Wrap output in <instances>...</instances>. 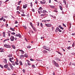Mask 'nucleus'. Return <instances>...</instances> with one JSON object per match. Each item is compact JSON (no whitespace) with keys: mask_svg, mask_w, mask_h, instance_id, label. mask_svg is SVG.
Listing matches in <instances>:
<instances>
[{"mask_svg":"<svg viewBox=\"0 0 75 75\" xmlns=\"http://www.w3.org/2000/svg\"><path fill=\"white\" fill-rule=\"evenodd\" d=\"M38 10L40 11L41 13H46L47 11L45 10H43V8L41 7H40L38 9Z\"/></svg>","mask_w":75,"mask_h":75,"instance_id":"nucleus-1","label":"nucleus"},{"mask_svg":"<svg viewBox=\"0 0 75 75\" xmlns=\"http://www.w3.org/2000/svg\"><path fill=\"white\" fill-rule=\"evenodd\" d=\"M30 25L32 27V28H33V29L35 31V27H34V26L33 25V24L31 23H30Z\"/></svg>","mask_w":75,"mask_h":75,"instance_id":"nucleus-2","label":"nucleus"},{"mask_svg":"<svg viewBox=\"0 0 75 75\" xmlns=\"http://www.w3.org/2000/svg\"><path fill=\"white\" fill-rule=\"evenodd\" d=\"M14 59V57H12L11 58H9V61L10 62H11L12 63H14V61H12V60H13Z\"/></svg>","mask_w":75,"mask_h":75,"instance_id":"nucleus-3","label":"nucleus"},{"mask_svg":"<svg viewBox=\"0 0 75 75\" xmlns=\"http://www.w3.org/2000/svg\"><path fill=\"white\" fill-rule=\"evenodd\" d=\"M4 47H6V48H11V46L10 45H4Z\"/></svg>","mask_w":75,"mask_h":75,"instance_id":"nucleus-4","label":"nucleus"},{"mask_svg":"<svg viewBox=\"0 0 75 75\" xmlns=\"http://www.w3.org/2000/svg\"><path fill=\"white\" fill-rule=\"evenodd\" d=\"M53 63L54 64L55 66H56L57 67H59V65H58V64L56 63V62H55V61H54Z\"/></svg>","mask_w":75,"mask_h":75,"instance_id":"nucleus-5","label":"nucleus"},{"mask_svg":"<svg viewBox=\"0 0 75 75\" xmlns=\"http://www.w3.org/2000/svg\"><path fill=\"white\" fill-rule=\"evenodd\" d=\"M10 39L11 41H14V37L13 36H11Z\"/></svg>","mask_w":75,"mask_h":75,"instance_id":"nucleus-6","label":"nucleus"},{"mask_svg":"<svg viewBox=\"0 0 75 75\" xmlns=\"http://www.w3.org/2000/svg\"><path fill=\"white\" fill-rule=\"evenodd\" d=\"M45 25L46 27H50L52 26V25L50 24H45Z\"/></svg>","mask_w":75,"mask_h":75,"instance_id":"nucleus-7","label":"nucleus"},{"mask_svg":"<svg viewBox=\"0 0 75 75\" xmlns=\"http://www.w3.org/2000/svg\"><path fill=\"white\" fill-rule=\"evenodd\" d=\"M16 37H19V38H21V35L19 33L18 34H16L15 35Z\"/></svg>","mask_w":75,"mask_h":75,"instance_id":"nucleus-8","label":"nucleus"},{"mask_svg":"<svg viewBox=\"0 0 75 75\" xmlns=\"http://www.w3.org/2000/svg\"><path fill=\"white\" fill-rule=\"evenodd\" d=\"M23 7L24 8H26L27 7V4H25V5H23Z\"/></svg>","mask_w":75,"mask_h":75,"instance_id":"nucleus-9","label":"nucleus"},{"mask_svg":"<svg viewBox=\"0 0 75 75\" xmlns=\"http://www.w3.org/2000/svg\"><path fill=\"white\" fill-rule=\"evenodd\" d=\"M19 51H21V53L22 54H24V51H23V50H20Z\"/></svg>","mask_w":75,"mask_h":75,"instance_id":"nucleus-10","label":"nucleus"},{"mask_svg":"<svg viewBox=\"0 0 75 75\" xmlns=\"http://www.w3.org/2000/svg\"><path fill=\"white\" fill-rule=\"evenodd\" d=\"M50 6L52 8H55V6H54L50 5Z\"/></svg>","mask_w":75,"mask_h":75,"instance_id":"nucleus-11","label":"nucleus"},{"mask_svg":"<svg viewBox=\"0 0 75 75\" xmlns=\"http://www.w3.org/2000/svg\"><path fill=\"white\" fill-rule=\"evenodd\" d=\"M24 55L23 54L21 55V56H20V58L21 59L22 58H24Z\"/></svg>","mask_w":75,"mask_h":75,"instance_id":"nucleus-12","label":"nucleus"},{"mask_svg":"<svg viewBox=\"0 0 75 75\" xmlns=\"http://www.w3.org/2000/svg\"><path fill=\"white\" fill-rule=\"evenodd\" d=\"M8 67V64H7L5 65L4 66V67L5 68H7V67Z\"/></svg>","mask_w":75,"mask_h":75,"instance_id":"nucleus-13","label":"nucleus"},{"mask_svg":"<svg viewBox=\"0 0 75 75\" xmlns=\"http://www.w3.org/2000/svg\"><path fill=\"white\" fill-rule=\"evenodd\" d=\"M43 13L44 14H41V15H40V16H41V17H43V16H45V15H46V14L45 13Z\"/></svg>","mask_w":75,"mask_h":75,"instance_id":"nucleus-14","label":"nucleus"},{"mask_svg":"<svg viewBox=\"0 0 75 75\" xmlns=\"http://www.w3.org/2000/svg\"><path fill=\"white\" fill-rule=\"evenodd\" d=\"M9 39H6L3 42H4H4H6V41H9Z\"/></svg>","mask_w":75,"mask_h":75,"instance_id":"nucleus-15","label":"nucleus"},{"mask_svg":"<svg viewBox=\"0 0 75 75\" xmlns=\"http://www.w3.org/2000/svg\"><path fill=\"white\" fill-rule=\"evenodd\" d=\"M45 50H47L48 51H49L50 50V48L47 47H45Z\"/></svg>","mask_w":75,"mask_h":75,"instance_id":"nucleus-16","label":"nucleus"},{"mask_svg":"<svg viewBox=\"0 0 75 75\" xmlns=\"http://www.w3.org/2000/svg\"><path fill=\"white\" fill-rule=\"evenodd\" d=\"M40 3L42 4H45V2H42V1H41Z\"/></svg>","mask_w":75,"mask_h":75,"instance_id":"nucleus-17","label":"nucleus"},{"mask_svg":"<svg viewBox=\"0 0 75 75\" xmlns=\"http://www.w3.org/2000/svg\"><path fill=\"white\" fill-rule=\"evenodd\" d=\"M19 63L20 64V65H23V63L21 61H20L19 62Z\"/></svg>","mask_w":75,"mask_h":75,"instance_id":"nucleus-18","label":"nucleus"},{"mask_svg":"<svg viewBox=\"0 0 75 75\" xmlns=\"http://www.w3.org/2000/svg\"><path fill=\"white\" fill-rule=\"evenodd\" d=\"M10 30H11V31H15L14 28H10Z\"/></svg>","mask_w":75,"mask_h":75,"instance_id":"nucleus-19","label":"nucleus"},{"mask_svg":"<svg viewBox=\"0 0 75 75\" xmlns=\"http://www.w3.org/2000/svg\"><path fill=\"white\" fill-rule=\"evenodd\" d=\"M63 3H64L65 5H66L67 4V3L66 2V1L65 0H63Z\"/></svg>","mask_w":75,"mask_h":75,"instance_id":"nucleus-20","label":"nucleus"},{"mask_svg":"<svg viewBox=\"0 0 75 75\" xmlns=\"http://www.w3.org/2000/svg\"><path fill=\"white\" fill-rule=\"evenodd\" d=\"M59 8L61 10H62V7L61 5L59 6Z\"/></svg>","mask_w":75,"mask_h":75,"instance_id":"nucleus-21","label":"nucleus"},{"mask_svg":"<svg viewBox=\"0 0 75 75\" xmlns=\"http://www.w3.org/2000/svg\"><path fill=\"white\" fill-rule=\"evenodd\" d=\"M43 52H44V53L45 54V53H47L48 52L47 51H46L45 50H43Z\"/></svg>","mask_w":75,"mask_h":75,"instance_id":"nucleus-22","label":"nucleus"},{"mask_svg":"<svg viewBox=\"0 0 75 75\" xmlns=\"http://www.w3.org/2000/svg\"><path fill=\"white\" fill-rule=\"evenodd\" d=\"M12 47L13 48V49H15L16 47H15V46L14 45H12Z\"/></svg>","mask_w":75,"mask_h":75,"instance_id":"nucleus-23","label":"nucleus"},{"mask_svg":"<svg viewBox=\"0 0 75 75\" xmlns=\"http://www.w3.org/2000/svg\"><path fill=\"white\" fill-rule=\"evenodd\" d=\"M56 30H59L58 31L59 32H62V30H61L59 29V28H57L56 29Z\"/></svg>","mask_w":75,"mask_h":75,"instance_id":"nucleus-24","label":"nucleus"},{"mask_svg":"<svg viewBox=\"0 0 75 75\" xmlns=\"http://www.w3.org/2000/svg\"><path fill=\"white\" fill-rule=\"evenodd\" d=\"M28 65H31V64H30V62H28Z\"/></svg>","mask_w":75,"mask_h":75,"instance_id":"nucleus-25","label":"nucleus"},{"mask_svg":"<svg viewBox=\"0 0 75 75\" xmlns=\"http://www.w3.org/2000/svg\"><path fill=\"white\" fill-rule=\"evenodd\" d=\"M25 57H28V55L27 54H25Z\"/></svg>","mask_w":75,"mask_h":75,"instance_id":"nucleus-26","label":"nucleus"},{"mask_svg":"<svg viewBox=\"0 0 75 75\" xmlns=\"http://www.w3.org/2000/svg\"><path fill=\"white\" fill-rule=\"evenodd\" d=\"M12 54H9V55L8 56V57H12Z\"/></svg>","mask_w":75,"mask_h":75,"instance_id":"nucleus-27","label":"nucleus"},{"mask_svg":"<svg viewBox=\"0 0 75 75\" xmlns=\"http://www.w3.org/2000/svg\"><path fill=\"white\" fill-rule=\"evenodd\" d=\"M4 59L5 60V61H4V62L6 64V63H7V60L6 59Z\"/></svg>","mask_w":75,"mask_h":75,"instance_id":"nucleus-28","label":"nucleus"},{"mask_svg":"<svg viewBox=\"0 0 75 75\" xmlns=\"http://www.w3.org/2000/svg\"><path fill=\"white\" fill-rule=\"evenodd\" d=\"M15 64L16 65H18V64H19V63H18V62H16Z\"/></svg>","mask_w":75,"mask_h":75,"instance_id":"nucleus-29","label":"nucleus"},{"mask_svg":"<svg viewBox=\"0 0 75 75\" xmlns=\"http://www.w3.org/2000/svg\"><path fill=\"white\" fill-rule=\"evenodd\" d=\"M3 37H5L6 35V34H5V32H3Z\"/></svg>","mask_w":75,"mask_h":75,"instance_id":"nucleus-30","label":"nucleus"},{"mask_svg":"<svg viewBox=\"0 0 75 75\" xmlns=\"http://www.w3.org/2000/svg\"><path fill=\"white\" fill-rule=\"evenodd\" d=\"M19 8H20V6H18L17 7L16 10H19Z\"/></svg>","mask_w":75,"mask_h":75,"instance_id":"nucleus-31","label":"nucleus"},{"mask_svg":"<svg viewBox=\"0 0 75 75\" xmlns=\"http://www.w3.org/2000/svg\"><path fill=\"white\" fill-rule=\"evenodd\" d=\"M31 46H27V48H31Z\"/></svg>","mask_w":75,"mask_h":75,"instance_id":"nucleus-32","label":"nucleus"},{"mask_svg":"<svg viewBox=\"0 0 75 75\" xmlns=\"http://www.w3.org/2000/svg\"><path fill=\"white\" fill-rule=\"evenodd\" d=\"M74 46H75V43H74V42L72 44V47H74Z\"/></svg>","mask_w":75,"mask_h":75,"instance_id":"nucleus-33","label":"nucleus"},{"mask_svg":"<svg viewBox=\"0 0 75 75\" xmlns=\"http://www.w3.org/2000/svg\"><path fill=\"white\" fill-rule=\"evenodd\" d=\"M11 35H15V34H16V33H11Z\"/></svg>","mask_w":75,"mask_h":75,"instance_id":"nucleus-34","label":"nucleus"},{"mask_svg":"<svg viewBox=\"0 0 75 75\" xmlns=\"http://www.w3.org/2000/svg\"><path fill=\"white\" fill-rule=\"evenodd\" d=\"M7 69H8V71H11V69H10V68L9 67H8Z\"/></svg>","mask_w":75,"mask_h":75,"instance_id":"nucleus-35","label":"nucleus"},{"mask_svg":"<svg viewBox=\"0 0 75 75\" xmlns=\"http://www.w3.org/2000/svg\"><path fill=\"white\" fill-rule=\"evenodd\" d=\"M47 21L46 20H44L42 21V22H44L45 23H46Z\"/></svg>","mask_w":75,"mask_h":75,"instance_id":"nucleus-36","label":"nucleus"},{"mask_svg":"<svg viewBox=\"0 0 75 75\" xmlns=\"http://www.w3.org/2000/svg\"><path fill=\"white\" fill-rule=\"evenodd\" d=\"M0 67L1 68H3V65L0 64Z\"/></svg>","mask_w":75,"mask_h":75,"instance_id":"nucleus-37","label":"nucleus"},{"mask_svg":"<svg viewBox=\"0 0 75 75\" xmlns=\"http://www.w3.org/2000/svg\"><path fill=\"white\" fill-rule=\"evenodd\" d=\"M56 59L57 60V61H59L60 60L58 58H56Z\"/></svg>","mask_w":75,"mask_h":75,"instance_id":"nucleus-38","label":"nucleus"},{"mask_svg":"<svg viewBox=\"0 0 75 75\" xmlns=\"http://www.w3.org/2000/svg\"><path fill=\"white\" fill-rule=\"evenodd\" d=\"M12 65H13V66H15V63H14V62L12 63Z\"/></svg>","mask_w":75,"mask_h":75,"instance_id":"nucleus-39","label":"nucleus"},{"mask_svg":"<svg viewBox=\"0 0 75 75\" xmlns=\"http://www.w3.org/2000/svg\"><path fill=\"white\" fill-rule=\"evenodd\" d=\"M32 67L33 68H35V65H33L32 66Z\"/></svg>","mask_w":75,"mask_h":75,"instance_id":"nucleus-40","label":"nucleus"},{"mask_svg":"<svg viewBox=\"0 0 75 75\" xmlns=\"http://www.w3.org/2000/svg\"><path fill=\"white\" fill-rule=\"evenodd\" d=\"M43 25H42V23H40V26H41V27H43Z\"/></svg>","mask_w":75,"mask_h":75,"instance_id":"nucleus-41","label":"nucleus"},{"mask_svg":"<svg viewBox=\"0 0 75 75\" xmlns=\"http://www.w3.org/2000/svg\"><path fill=\"white\" fill-rule=\"evenodd\" d=\"M67 49H68V50H70V49H71V47L69 46V47H68Z\"/></svg>","mask_w":75,"mask_h":75,"instance_id":"nucleus-42","label":"nucleus"},{"mask_svg":"<svg viewBox=\"0 0 75 75\" xmlns=\"http://www.w3.org/2000/svg\"><path fill=\"white\" fill-rule=\"evenodd\" d=\"M3 20V17H2V18L0 19V20H1V21Z\"/></svg>","mask_w":75,"mask_h":75,"instance_id":"nucleus-43","label":"nucleus"},{"mask_svg":"<svg viewBox=\"0 0 75 75\" xmlns=\"http://www.w3.org/2000/svg\"><path fill=\"white\" fill-rule=\"evenodd\" d=\"M62 25L64 27H66V25H64V23L62 24Z\"/></svg>","mask_w":75,"mask_h":75,"instance_id":"nucleus-44","label":"nucleus"},{"mask_svg":"<svg viewBox=\"0 0 75 75\" xmlns=\"http://www.w3.org/2000/svg\"><path fill=\"white\" fill-rule=\"evenodd\" d=\"M54 12H55L56 13H58V11L54 10L53 11Z\"/></svg>","mask_w":75,"mask_h":75,"instance_id":"nucleus-45","label":"nucleus"},{"mask_svg":"<svg viewBox=\"0 0 75 75\" xmlns=\"http://www.w3.org/2000/svg\"><path fill=\"white\" fill-rule=\"evenodd\" d=\"M21 16H25V14L23 13V14H21Z\"/></svg>","mask_w":75,"mask_h":75,"instance_id":"nucleus-46","label":"nucleus"},{"mask_svg":"<svg viewBox=\"0 0 75 75\" xmlns=\"http://www.w3.org/2000/svg\"><path fill=\"white\" fill-rule=\"evenodd\" d=\"M33 3L32 2H31L30 3V5H31V7H33Z\"/></svg>","mask_w":75,"mask_h":75,"instance_id":"nucleus-47","label":"nucleus"},{"mask_svg":"<svg viewBox=\"0 0 75 75\" xmlns=\"http://www.w3.org/2000/svg\"><path fill=\"white\" fill-rule=\"evenodd\" d=\"M69 24L70 25L69 28H70L71 27V23H70Z\"/></svg>","mask_w":75,"mask_h":75,"instance_id":"nucleus-48","label":"nucleus"},{"mask_svg":"<svg viewBox=\"0 0 75 75\" xmlns=\"http://www.w3.org/2000/svg\"><path fill=\"white\" fill-rule=\"evenodd\" d=\"M23 71L24 73H25V70H24V69L23 70Z\"/></svg>","mask_w":75,"mask_h":75,"instance_id":"nucleus-49","label":"nucleus"},{"mask_svg":"<svg viewBox=\"0 0 75 75\" xmlns=\"http://www.w3.org/2000/svg\"><path fill=\"white\" fill-rule=\"evenodd\" d=\"M32 11H33V12H35V10H34V9H32Z\"/></svg>","mask_w":75,"mask_h":75,"instance_id":"nucleus-50","label":"nucleus"},{"mask_svg":"<svg viewBox=\"0 0 75 75\" xmlns=\"http://www.w3.org/2000/svg\"><path fill=\"white\" fill-rule=\"evenodd\" d=\"M54 27H52V31H54Z\"/></svg>","mask_w":75,"mask_h":75,"instance_id":"nucleus-51","label":"nucleus"},{"mask_svg":"<svg viewBox=\"0 0 75 75\" xmlns=\"http://www.w3.org/2000/svg\"><path fill=\"white\" fill-rule=\"evenodd\" d=\"M11 69H13L14 68V67H13V66H12L11 67H10Z\"/></svg>","mask_w":75,"mask_h":75,"instance_id":"nucleus-52","label":"nucleus"},{"mask_svg":"<svg viewBox=\"0 0 75 75\" xmlns=\"http://www.w3.org/2000/svg\"><path fill=\"white\" fill-rule=\"evenodd\" d=\"M9 66L10 67H11L12 66V64H9Z\"/></svg>","mask_w":75,"mask_h":75,"instance_id":"nucleus-53","label":"nucleus"},{"mask_svg":"<svg viewBox=\"0 0 75 75\" xmlns=\"http://www.w3.org/2000/svg\"><path fill=\"white\" fill-rule=\"evenodd\" d=\"M53 75H55V72L54 71L53 72Z\"/></svg>","mask_w":75,"mask_h":75,"instance_id":"nucleus-54","label":"nucleus"},{"mask_svg":"<svg viewBox=\"0 0 75 75\" xmlns=\"http://www.w3.org/2000/svg\"><path fill=\"white\" fill-rule=\"evenodd\" d=\"M23 27H24V28H25V30H26V29H27V27L26 26H23Z\"/></svg>","mask_w":75,"mask_h":75,"instance_id":"nucleus-55","label":"nucleus"},{"mask_svg":"<svg viewBox=\"0 0 75 75\" xmlns=\"http://www.w3.org/2000/svg\"><path fill=\"white\" fill-rule=\"evenodd\" d=\"M30 61H34V60H33V59H30Z\"/></svg>","mask_w":75,"mask_h":75,"instance_id":"nucleus-56","label":"nucleus"},{"mask_svg":"<svg viewBox=\"0 0 75 75\" xmlns=\"http://www.w3.org/2000/svg\"><path fill=\"white\" fill-rule=\"evenodd\" d=\"M35 2L36 4H37V3H38L37 2V1H35Z\"/></svg>","mask_w":75,"mask_h":75,"instance_id":"nucleus-57","label":"nucleus"},{"mask_svg":"<svg viewBox=\"0 0 75 75\" xmlns=\"http://www.w3.org/2000/svg\"><path fill=\"white\" fill-rule=\"evenodd\" d=\"M15 23V24H17L18 23V22L17 21H16Z\"/></svg>","mask_w":75,"mask_h":75,"instance_id":"nucleus-58","label":"nucleus"},{"mask_svg":"<svg viewBox=\"0 0 75 75\" xmlns=\"http://www.w3.org/2000/svg\"><path fill=\"white\" fill-rule=\"evenodd\" d=\"M61 29H62V30H64V28H62V27H61V28H60Z\"/></svg>","mask_w":75,"mask_h":75,"instance_id":"nucleus-59","label":"nucleus"},{"mask_svg":"<svg viewBox=\"0 0 75 75\" xmlns=\"http://www.w3.org/2000/svg\"><path fill=\"white\" fill-rule=\"evenodd\" d=\"M52 17H53V18H56V17L55 16H52Z\"/></svg>","mask_w":75,"mask_h":75,"instance_id":"nucleus-60","label":"nucleus"},{"mask_svg":"<svg viewBox=\"0 0 75 75\" xmlns=\"http://www.w3.org/2000/svg\"><path fill=\"white\" fill-rule=\"evenodd\" d=\"M50 21V20H47V21L48 22L49 21Z\"/></svg>","mask_w":75,"mask_h":75,"instance_id":"nucleus-61","label":"nucleus"},{"mask_svg":"<svg viewBox=\"0 0 75 75\" xmlns=\"http://www.w3.org/2000/svg\"><path fill=\"white\" fill-rule=\"evenodd\" d=\"M61 27V25H59V28H61V27Z\"/></svg>","mask_w":75,"mask_h":75,"instance_id":"nucleus-62","label":"nucleus"},{"mask_svg":"<svg viewBox=\"0 0 75 75\" xmlns=\"http://www.w3.org/2000/svg\"><path fill=\"white\" fill-rule=\"evenodd\" d=\"M15 40H17V38H15Z\"/></svg>","mask_w":75,"mask_h":75,"instance_id":"nucleus-63","label":"nucleus"},{"mask_svg":"<svg viewBox=\"0 0 75 75\" xmlns=\"http://www.w3.org/2000/svg\"><path fill=\"white\" fill-rule=\"evenodd\" d=\"M72 65H75V64L74 63H73L72 64Z\"/></svg>","mask_w":75,"mask_h":75,"instance_id":"nucleus-64","label":"nucleus"}]
</instances>
